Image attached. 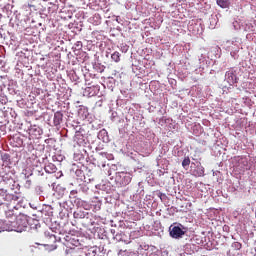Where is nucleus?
Wrapping results in <instances>:
<instances>
[{
  "label": "nucleus",
  "mask_w": 256,
  "mask_h": 256,
  "mask_svg": "<svg viewBox=\"0 0 256 256\" xmlns=\"http://www.w3.org/2000/svg\"><path fill=\"white\" fill-rule=\"evenodd\" d=\"M10 231H16V233H23L26 231L29 225V219L25 214H20L15 217L14 221H9Z\"/></svg>",
  "instance_id": "f257e3e1"
},
{
  "label": "nucleus",
  "mask_w": 256,
  "mask_h": 256,
  "mask_svg": "<svg viewBox=\"0 0 256 256\" xmlns=\"http://www.w3.org/2000/svg\"><path fill=\"white\" fill-rule=\"evenodd\" d=\"M133 177L128 172H116L114 182L116 187H127L131 183Z\"/></svg>",
  "instance_id": "f03ea898"
},
{
  "label": "nucleus",
  "mask_w": 256,
  "mask_h": 256,
  "mask_svg": "<svg viewBox=\"0 0 256 256\" xmlns=\"http://www.w3.org/2000/svg\"><path fill=\"white\" fill-rule=\"evenodd\" d=\"M169 231H170V237H172V239H181L183 238V235L187 233L188 229L182 224H176V225H171L169 227Z\"/></svg>",
  "instance_id": "7ed1b4c3"
},
{
  "label": "nucleus",
  "mask_w": 256,
  "mask_h": 256,
  "mask_svg": "<svg viewBox=\"0 0 256 256\" xmlns=\"http://www.w3.org/2000/svg\"><path fill=\"white\" fill-rule=\"evenodd\" d=\"M241 43L237 41V39L228 40L224 42V47L226 51H230L232 57H234L235 53H239Z\"/></svg>",
  "instance_id": "20e7f679"
},
{
  "label": "nucleus",
  "mask_w": 256,
  "mask_h": 256,
  "mask_svg": "<svg viewBox=\"0 0 256 256\" xmlns=\"http://www.w3.org/2000/svg\"><path fill=\"white\" fill-rule=\"evenodd\" d=\"M4 199L5 201H8V203H17V206H14V209H19V207H23V199L21 198V195L6 194Z\"/></svg>",
  "instance_id": "39448f33"
},
{
  "label": "nucleus",
  "mask_w": 256,
  "mask_h": 256,
  "mask_svg": "<svg viewBox=\"0 0 256 256\" xmlns=\"http://www.w3.org/2000/svg\"><path fill=\"white\" fill-rule=\"evenodd\" d=\"M237 71L233 68H231L230 70H228L225 74V83H228V85L230 87H233V85H235V83H237Z\"/></svg>",
  "instance_id": "423d86ee"
},
{
  "label": "nucleus",
  "mask_w": 256,
  "mask_h": 256,
  "mask_svg": "<svg viewBox=\"0 0 256 256\" xmlns=\"http://www.w3.org/2000/svg\"><path fill=\"white\" fill-rule=\"evenodd\" d=\"M105 160H107V161L113 160V154H109L106 152H100L99 157H98V167H102V168L107 167Z\"/></svg>",
  "instance_id": "0eeeda50"
},
{
  "label": "nucleus",
  "mask_w": 256,
  "mask_h": 256,
  "mask_svg": "<svg viewBox=\"0 0 256 256\" xmlns=\"http://www.w3.org/2000/svg\"><path fill=\"white\" fill-rule=\"evenodd\" d=\"M29 135L32 139H39L43 135V129L38 125H32L29 128Z\"/></svg>",
  "instance_id": "6e6552de"
},
{
  "label": "nucleus",
  "mask_w": 256,
  "mask_h": 256,
  "mask_svg": "<svg viewBox=\"0 0 256 256\" xmlns=\"http://www.w3.org/2000/svg\"><path fill=\"white\" fill-rule=\"evenodd\" d=\"M99 86L98 85H92L88 86L84 89V96L85 97H95V95L99 94Z\"/></svg>",
  "instance_id": "1a4fd4ad"
},
{
  "label": "nucleus",
  "mask_w": 256,
  "mask_h": 256,
  "mask_svg": "<svg viewBox=\"0 0 256 256\" xmlns=\"http://www.w3.org/2000/svg\"><path fill=\"white\" fill-rule=\"evenodd\" d=\"M74 204L76 207H81L82 209H85V211H89L91 209V204L89 202L82 200L81 198H75Z\"/></svg>",
  "instance_id": "9d476101"
},
{
  "label": "nucleus",
  "mask_w": 256,
  "mask_h": 256,
  "mask_svg": "<svg viewBox=\"0 0 256 256\" xmlns=\"http://www.w3.org/2000/svg\"><path fill=\"white\" fill-rule=\"evenodd\" d=\"M237 163L239 169H241L242 171L249 169V160H247V158L238 156Z\"/></svg>",
  "instance_id": "9b49d317"
},
{
  "label": "nucleus",
  "mask_w": 256,
  "mask_h": 256,
  "mask_svg": "<svg viewBox=\"0 0 256 256\" xmlns=\"http://www.w3.org/2000/svg\"><path fill=\"white\" fill-rule=\"evenodd\" d=\"M98 139L100 141H103V143H109V133L107 132V130H100L98 133Z\"/></svg>",
  "instance_id": "f8f14e48"
},
{
  "label": "nucleus",
  "mask_w": 256,
  "mask_h": 256,
  "mask_svg": "<svg viewBox=\"0 0 256 256\" xmlns=\"http://www.w3.org/2000/svg\"><path fill=\"white\" fill-rule=\"evenodd\" d=\"M61 121H63V113H61L59 111L55 112L54 118H53L54 126L57 127V126L61 125Z\"/></svg>",
  "instance_id": "ddd939ff"
},
{
  "label": "nucleus",
  "mask_w": 256,
  "mask_h": 256,
  "mask_svg": "<svg viewBox=\"0 0 256 256\" xmlns=\"http://www.w3.org/2000/svg\"><path fill=\"white\" fill-rule=\"evenodd\" d=\"M74 141L77 143V145L83 146L85 145V136H83L81 132H76Z\"/></svg>",
  "instance_id": "4468645a"
},
{
  "label": "nucleus",
  "mask_w": 256,
  "mask_h": 256,
  "mask_svg": "<svg viewBox=\"0 0 256 256\" xmlns=\"http://www.w3.org/2000/svg\"><path fill=\"white\" fill-rule=\"evenodd\" d=\"M78 115L80 119H87V117L89 116V110L87 109V107L82 106L78 109Z\"/></svg>",
  "instance_id": "2eb2a0df"
},
{
  "label": "nucleus",
  "mask_w": 256,
  "mask_h": 256,
  "mask_svg": "<svg viewBox=\"0 0 256 256\" xmlns=\"http://www.w3.org/2000/svg\"><path fill=\"white\" fill-rule=\"evenodd\" d=\"M103 205V202L99 200L98 197H95L92 201V206L94 211H101V206Z\"/></svg>",
  "instance_id": "dca6fc26"
},
{
  "label": "nucleus",
  "mask_w": 256,
  "mask_h": 256,
  "mask_svg": "<svg viewBox=\"0 0 256 256\" xmlns=\"http://www.w3.org/2000/svg\"><path fill=\"white\" fill-rule=\"evenodd\" d=\"M44 170L46 171V173L48 174H53L57 172V166H55V164L53 163H48L45 167Z\"/></svg>",
  "instance_id": "f3484780"
},
{
  "label": "nucleus",
  "mask_w": 256,
  "mask_h": 256,
  "mask_svg": "<svg viewBox=\"0 0 256 256\" xmlns=\"http://www.w3.org/2000/svg\"><path fill=\"white\" fill-rule=\"evenodd\" d=\"M85 217L87 219H89V213L88 212H83L81 210H77L74 212V218L75 219H85Z\"/></svg>",
  "instance_id": "a211bd4d"
},
{
  "label": "nucleus",
  "mask_w": 256,
  "mask_h": 256,
  "mask_svg": "<svg viewBox=\"0 0 256 256\" xmlns=\"http://www.w3.org/2000/svg\"><path fill=\"white\" fill-rule=\"evenodd\" d=\"M65 240L67 241V245H73L74 247H79V245H81V243L75 239V237H69V236H66L65 237Z\"/></svg>",
  "instance_id": "6ab92c4d"
},
{
  "label": "nucleus",
  "mask_w": 256,
  "mask_h": 256,
  "mask_svg": "<svg viewBox=\"0 0 256 256\" xmlns=\"http://www.w3.org/2000/svg\"><path fill=\"white\" fill-rule=\"evenodd\" d=\"M45 237L47 239V243H57V236H55V234L45 232Z\"/></svg>",
  "instance_id": "aec40b11"
},
{
  "label": "nucleus",
  "mask_w": 256,
  "mask_h": 256,
  "mask_svg": "<svg viewBox=\"0 0 256 256\" xmlns=\"http://www.w3.org/2000/svg\"><path fill=\"white\" fill-rule=\"evenodd\" d=\"M194 173L196 177H203V175H205V168H203L201 165H198L194 170Z\"/></svg>",
  "instance_id": "412c9836"
},
{
  "label": "nucleus",
  "mask_w": 256,
  "mask_h": 256,
  "mask_svg": "<svg viewBox=\"0 0 256 256\" xmlns=\"http://www.w3.org/2000/svg\"><path fill=\"white\" fill-rule=\"evenodd\" d=\"M216 3L222 9H227V7H229V0H216Z\"/></svg>",
  "instance_id": "4be33fe9"
},
{
  "label": "nucleus",
  "mask_w": 256,
  "mask_h": 256,
  "mask_svg": "<svg viewBox=\"0 0 256 256\" xmlns=\"http://www.w3.org/2000/svg\"><path fill=\"white\" fill-rule=\"evenodd\" d=\"M149 249H151V246H149V245L146 244V243H142V244L139 245L137 251H138V253L143 254V251H149Z\"/></svg>",
  "instance_id": "5701e85b"
},
{
  "label": "nucleus",
  "mask_w": 256,
  "mask_h": 256,
  "mask_svg": "<svg viewBox=\"0 0 256 256\" xmlns=\"http://www.w3.org/2000/svg\"><path fill=\"white\" fill-rule=\"evenodd\" d=\"M189 165H191V159L187 156L182 161V167L183 169H189Z\"/></svg>",
  "instance_id": "b1692460"
},
{
  "label": "nucleus",
  "mask_w": 256,
  "mask_h": 256,
  "mask_svg": "<svg viewBox=\"0 0 256 256\" xmlns=\"http://www.w3.org/2000/svg\"><path fill=\"white\" fill-rule=\"evenodd\" d=\"M3 231H11V228L7 227L5 221L0 220V233H3Z\"/></svg>",
  "instance_id": "393cba45"
},
{
  "label": "nucleus",
  "mask_w": 256,
  "mask_h": 256,
  "mask_svg": "<svg viewBox=\"0 0 256 256\" xmlns=\"http://www.w3.org/2000/svg\"><path fill=\"white\" fill-rule=\"evenodd\" d=\"M111 59L112 61H115V63H119V61H121V54L119 52H114L111 55Z\"/></svg>",
  "instance_id": "a878e982"
},
{
  "label": "nucleus",
  "mask_w": 256,
  "mask_h": 256,
  "mask_svg": "<svg viewBox=\"0 0 256 256\" xmlns=\"http://www.w3.org/2000/svg\"><path fill=\"white\" fill-rule=\"evenodd\" d=\"M1 160L3 163H9L11 161V156L8 153H4L1 155Z\"/></svg>",
  "instance_id": "bb28decb"
},
{
  "label": "nucleus",
  "mask_w": 256,
  "mask_h": 256,
  "mask_svg": "<svg viewBox=\"0 0 256 256\" xmlns=\"http://www.w3.org/2000/svg\"><path fill=\"white\" fill-rule=\"evenodd\" d=\"M125 238V234L123 232H118L116 235H114V239L116 241H123Z\"/></svg>",
  "instance_id": "cd10ccee"
},
{
  "label": "nucleus",
  "mask_w": 256,
  "mask_h": 256,
  "mask_svg": "<svg viewBox=\"0 0 256 256\" xmlns=\"http://www.w3.org/2000/svg\"><path fill=\"white\" fill-rule=\"evenodd\" d=\"M36 245H41V247H50V251H55V249H57V245L55 244H52V245H45V244H39V243H36Z\"/></svg>",
  "instance_id": "c85d7f7f"
},
{
  "label": "nucleus",
  "mask_w": 256,
  "mask_h": 256,
  "mask_svg": "<svg viewBox=\"0 0 256 256\" xmlns=\"http://www.w3.org/2000/svg\"><path fill=\"white\" fill-rule=\"evenodd\" d=\"M75 175H76V177H79L80 179H82V177L85 176V173L81 169H76Z\"/></svg>",
  "instance_id": "c756f323"
},
{
  "label": "nucleus",
  "mask_w": 256,
  "mask_h": 256,
  "mask_svg": "<svg viewBox=\"0 0 256 256\" xmlns=\"http://www.w3.org/2000/svg\"><path fill=\"white\" fill-rule=\"evenodd\" d=\"M241 247H242V245L239 242L232 243V248L236 249V251H239V249H241Z\"/></svg>",
  "instance_id": "7c9ffc66"
},
{
  "label": "nucleus",
  "mask_w": 256,
  "mask_h": 256,
  "mask_svg": "<svg viewBox=\"0 0 256 256\" xmlns=\"http://www.w3.org/2000/svg\"><path fill=\"white\" fill-rule=\"evenodd\" d=\"M80 191H82V193H87V191H89V187L85 184H81Z\"/></svg>",
  "instance_id": "2f4dec72"
},
{
  "label": "nucleus",
  "mask_w": 256,
  "mask_h": 256,
  "mask_svg": "<svg viewBox=\"0 0 256 256\" xmlns=\"http://www.w3.org/2000/svg\"><path fill=\"white\" fill-rule=\"evenodd\" d=\"M113 171H117V165H112L110 167V170L108 171V175L109 176L113 175Z\"/></svg>",
  "instance_id": "473e14b6"
},
{
  "label": "nucleus",
  "mask_w": 256,
  "mask_h": 256,
  "mask_svg": "<svg viewBox=\"0 0 256 256\" xmlns=\"http://www.w3.org/2000/svg\"><path fill=\"white\" fill-rule=\"evenodd\" d=\"M75 48L78 49V50L83 49V42L77 41L75 43Z\"/></svg>",
  "instance_id": "72a5a7b5"
},
{
  "label": "nucleus",
  "mask_w": 256,
  "mask_h": 256,
  "mask_svg": "<svg viewBox=\"0 0 256 256\" xmlns=\"http://www.w3.org/2000/svg\"><path fill=\"white\" fill-rule=\"evenodd\" d=\"M125 255H129V251H127V250H119L118 251V256H125Z\"/></svg>",
  "instance_id": "f704fd0d"
},
{
  "label": "nucleus",
  "mask_w": 256,
  "mask_h": 256,
  "mask_svg": "<svg viewBox=\"0 0 256 256\" xmlns=\"http://www.w3.org/2000/svg\"><path fill=\"white\" fill-rule=\"evenodd\" d=\"M1 105H7V98L5 96H0Z\"/></svg>",
  "instance_id": "c9c22d12"
},
{
  "label": "nucleus",
  "mask_w": 256,
  "mask_h": 256,
  "mask_svg": "<svg viewBox=\"0 0 256 256\" xmlns=\"http://www.w3.org/2000/svg\"><path fill=\"white\" fill-rule=\"evenodd\" d=\"M102 106H103V101L102 100L96 102V107H102Z\"/></svg>",
  "instance_id": "e433bc0d"
},
{
  "label": "nucleus",
  "mask_w": 256,
  "mask_h": 256,
  "mask_svg": "<svg viewBox=\"0 0 256 256\" xmlns=\"http://www.w3.org/2000/svg\"><path fill=\"white\" fill-rule=\"evenodd\" d=\"M16 139H18V142H17L18 146L21 147V145H23V140L20 138H16Z\"/></svg>",
  "instance_id": "4c0bfd02"
},
{
  "label": "nucleus",
  "mask_w": 256,
  "mask_h": 256,
  "mask_svg": "<svg viewBox=\"0 0 256 256\" xmlns=\"http://www.w3.org/2000/svg\"><path fill=\"white\" fill-rule=\"evenodd\" d=\"M70 195H72V197H75V195H77V190H72L70 192Z\"/></svg>",
  "instance_id": "58836bf2"
},
{
  "label": "nucleus",
  "mask_w": 256,
  "mask_h": 256,
  "mask_svg": "<svg viewBox=\"0 0 256 256\" xmlns=\"http://www.w3.org/2000/svg\"><path fill=\"white\" fill-rule=\"evenodd\" d=\"M117 23H121V18L119 16L116 17Z\"/></svg>",
  "instance_id": "ea45409f"
},
{
  "label": "nucleus",
  "mask_w": 256,
  "mask_h": 256,
  "mask_svg": "<svg viewBox=\"0 0 256 256\" xmlns=\"http://www.w3.org/2000/svg\"><path fill=\"white\" fill-rule=\"evenodd\" d=\"M111 233H112L113 237H115V235H116V234H115V230L112 229V230H111Z\"/></svg>",
  "instance_id": "a19ab883"
},
{
  "label": "nucleus",
  "mask_w": 256,
  "mask_h": 256,
  "mask_svg": "<svg viewBox=\"0 0 256 256\" xmlns=\"http://www.w3.org/2000/svg\"><path fill=\"white\" fill-rule=\"evenodd\" d=\"M0 67H3V60L0 58Z\"/></svg>",
  "instance_id": "79ce46f5"
},
{
  "label": "nucleus",
  "mask_w": 256,
  "mask_h": 256,
  "mask_svg": "<svg viewBox=\"0 0 256 256\" xmlns=\"http://www.w3.org/2000/svg\"><path fill=\"white\" fill-rule=\"evenodd\" d=\"M95 18L96 19H101V17L99 15H96Z\"/></svg>",
  "instance_id": "37998d69"
},
{
  "label": "nucleus",
  "mask_w": 256,
  "mask_h": 256,
  "mask_svg": "<svg viewBox=\"0 0 256 256\" xmlns=\"http://www.w3.org/2000/svg\"><path fill=\"white\" fill-rule=\"evenodd\" d=\"M92 253H97V248H95V249L92 251Z\"/></svg>",
  "instance_id": "c03bdc74"
},
{
  "label": "nucleus",
  "mask_w": 256,
  "mask_h": 256,
  "mask_svg": "<svg viewBox=\"0 0 256 256\" xmlns=\"http://www.w3.org/2000/svg\"><path fill=\"white\" fill-rule=\"evenodd\" d=\"M42 1H44L45 3H47V1H50V0H42Z\"/></svg>",
  "instance_id": "a18cd8bd"
},
{
  "label": "nucleus",
  "mask_w": 256,
  "mask_h": 256,
  "mask_svg": "<svg viewBox=\"0 0 256 256\" xmlns=\"http://www.w3.org/2000/svg\"><path fill=\"white\" fill-rule=\"evenodd\" d=\"M28 7H33V5H31V4H28Z\"/></svg>",
  "instance_id": "49530a36"
},
{
  "label": "nucleus",
  "mask_w": 256,
  "mask_h": 256,
  "mask_svg": "<svg viewBox=\"0 0 256 256\" xmlns=\"http://www.w3.org/2000/svg\"><path fill=\"white\" fill-rule=\"evenodd\" d=\"M49 215H53V212H50V214Z\"/></svg>",
  "instance_id": "de8ad7c7"
},
{
  "label": "nucleus",
  "mask_w": 256,
  "mask_h": 256,
  "mask_svg": "<svg viewBox=\"0 0 256 256\" xmlns=\"http://www.w3.org/2000/svg\"><path fill=\"white\" fill-rule=\"evenodd\" d=\"M124 243H126V244H127V243H129V242H127V241H124Z\"/></svg>",
  "instance_id": "09e8293b"
},
{
  "label": "nucleus",
  "mask_w": 256,
  "mask_h": 256,
  "mask_svg": "<svg viewBox=\"0 0 256 256\" xmlns=\"http://www.w3.org/2000/svg\"><path fill=\"white\" fill-rule=\"evenodd\" d=\"M1 91H2V90H1V88H0V93H1Z\"/></svg>",
  "instance_id": "8fccbe9b"
},
{
  "label": "nucleus",
  "mask_w": 256,
  "mask_h": 256,
  "mask_svg": "<svg viewBox=\"0 0 256 256\" xmlns=\"http://www.w3.org/2000/svg\"><path fill=\"white\" fill-rule=\"evenodd\" d=\"M93 256H97V255L94 254Z\"/></svg>",
  "instance_id": "3c124183"
}]
</instances>
